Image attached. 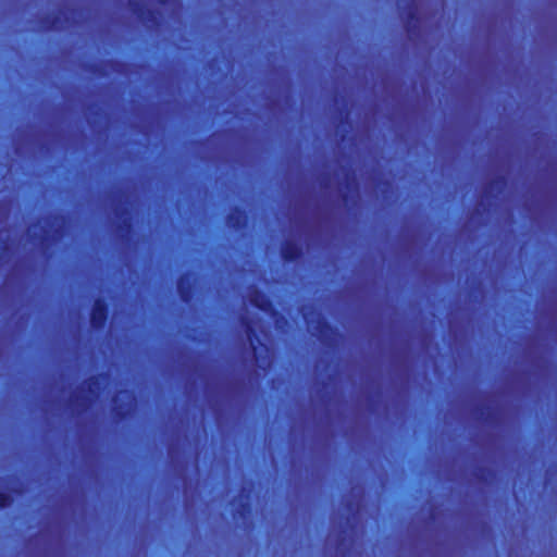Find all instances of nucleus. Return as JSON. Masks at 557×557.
I'll list each match as a JSON object with an SVG mask.
<instances>
[{"label": "nucleus", "mask_w": 557, "mask_h": 557, "mask_svg": "<svg viewBox=\"0 0 557 557\" xmlns=\"http://www.w3.org/2000/svg\"><path fill=\"white\" fill-rule=\"evenodd\" d=\"M99 315H100L101 319L103 318V310H102V308L99 309Z\"/></svg>", "instance_id": "nucleus-1"}, {"label": "nucleus", "mask_w": 557, "mask_h": 557, "mask_svg": "<svg viewBox=\"0 0 557 557\" xmlns=\"http://www.w3.org/2000/svg\"><path fill=\"white\" fill-rule=\"evenodd\" d=\"M5 505V499L3 498L2 502L0 503V506H4Z\"/></svg>", "instance_id": "nucleus-2"}]
</instances>
